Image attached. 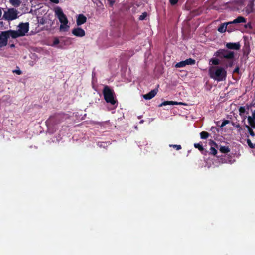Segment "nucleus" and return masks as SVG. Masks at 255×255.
Listing matches in <instances>:
<instances>
[{"instance_id":"1","label":"nucleus","mask_w":255,"mask_h":255,"mask_svg":"<svg viewBox=\"0 0 255 255\" xmlns=\"http://www.w3.org/2000/svg\"><path fill=\"white\" fill-rule=\"evenodd\" d=\"M219 63V60L218 59H211L209 62V73L210 76L214 79L222 81L225 78L226 72L223 68L217 66Z\"/></svg>"},{"instance_id":"2","label":"nucleus","mask_w":255,"mask_h":255,"mask_svg":"<svg viewBox=\"0 0 255 255\" xmlns=\"http://www.w3.org/2000/svg\"><path fill=\"white\" fill-rule=\"evenodd\" d=\"M54 11L56 16L58 18L60 25L59 30L62 32H67L69 30L70 25L66 16L63 13L62 9L59 7H56L54 8Z\"/></svg>"},{"instance_id":"3","label":"nucleus","mask_w":255,"mask_h":255,"mask_svg":"<svg viewBox=\"0 0 255 255\" xmlns=\"http://www.w3.org/2000/svg\"><path fill=\"white\" fill-rule=\"evenodd\" d=\"M29 30V24L27 23H21L18 26L17 31L10 30L11 33V37L12 38H16L18 37L23 36Z\"/></svg>"},{"instance_id":"4","label":"nucleus","mask_w":255,"mask_h":255,"mask_svg":"<svg viewBox=\"0 0 255 255\" xmlns=\"http://www.w3.org/2000/svg\"><path fill=\"white\" fill-rule=\"evenodd\" d=\"M104 99L108 103L114 105L117 103V100L114 98V92L109 87L105 86L103 89Z\"/></svg>"},{"instance_id":"5","label":"nucleus","mask_w":255,"mask_h":255,"mask_svg":"<svg viewBox=\"0 0 255 255\" xmlns=\"http://www.w3.org/2000/svg\"><path fill=\"white\" fill-rule=\"evenodd\" d=\"M18 17V11L14 8L8 9L3 14V18L8 21L16 19Z\"/></svg>"},{"instance_id":"6","label":"nucleus","mask_w":255,"mask_h":255,"mask_svg":"<svg viewBox=\"0 0 255 255\" xmlns=\"http://www.w3.org/2000/svg\"><path fill=\"white\" fill-rule=\"evenodd\" d=\"M11 36V33L9 31L2 32L0 34V47L5 46L7 44L8 38Z\"/></svg>"},{"instance_id":"7","label":"nucleus","mask_w":255,"mask_h":255,"mask_svg":"<svg viewBox=\"0 0 255 255\" xmlns=\"http://www.w3.org/2000/svg\"><path fill=\"white\" fill-rule=\"evenodd\" d=\"M71 33L73 35L77 37H83L86 35L85 30L78 26L72 29Z\"/></svg>"},{"instance_id":"8","label":"nucleus","mask_w":255,"mask_h":255,"mask_svg":"<svg viewBox=\"0 0 255 255\" xmlns=\"http://www.w3.org/2000/svg\"><path fill=\"white\" fill-rule=\"evenodd\" d=\"M87 21V18L83 14H78L76 16V22L77 26H80L84 24Z\"/></svg>"},{"instance_id":"9","label":"nucleus","mask_w":255,"mask_h":255,"mask_svg":"<svg viewBox=\"0 0 255 255\" xmlns=\"http://www.w3.org/2000/svg\"><path fill=\"white\" fill-rule=\"evenodd\" d=\"M248 121L249 125L253 128H255V111L253 113L252 116L248 117Z\"/></svg>"},{"instance_id":"10","label":"nucleus","mask_w":255,"mask_h":255,"mask_svg":"<svg viewBox=\"0 0 255 255\" xmlns=\"http://www.w3.org/2000/svg\"><path fill=\"white\" fill-rule=\"evenodd\" d=\"M190 64H191V59L189 58L185 61L177 63L175 65V67L177 68H180V67H183L187 65H190Z\"/></svg>"},{"instance_id":"11","label":"nucleus","mask_w":255,"mask_h":255,"mask_svg":"<svg viewBox=\"0 0 255 255\" xmlns=\"http://www.w3.org/2000/svg\"><path fill=\"white\" fill-rule=\"evenodd\" d=\"M157 91L156 90H153L149 93L143 95V97L146 100H150L153 98L157 94Z\"/></svg>"},{"instance_id":"12","label":"nucleus","mask_w":255,"mask_h":255,"mask_svg":"<svg viewBox=\"0 0 255 255\" xmlns=\"http://www.w3.org/2000/svg\"><path fill=\"white\" fill-rule=\"evenodd\" d=\"M60 43V40L57 37H53L48 44L49 46L52 47H58V45Z\"/></svg>"},{"instance_id":"13","label":"nucleus","mask_w":255,"mask_h":255,"mask_svg":"<svg viewBox=\"0 0 255 255\" xmlns=\"http://www.w3.org/2000/svg\"><path fill=\"white\" fill-rule=\"evenodd\" d=\"M184 104L181 102H174V101H164L163 103H162L160 105L159 107H162L163 106H166V105H183Z\"/></svg>"},{"instance_id":"14","label":"nucleus","mask_w":255,"mask_h":255,"mask_svg":"<svg viewBox=\"0 0 255 255\" xmlns=\"http://www.w3.org/2000/svg\"><path fill=\"white\" fill-rule=\"evenodd\" d=\"M246 11L247 13L255 12V2L249 5L246 8Z\"/></svg>"},{"instance_id":"15","label":"nucleus","mask_w":255,"mask_h":255,"mask_svg":"<svg viewBox=\"0 0 255 255\" xmlns=\"http://www.w3.org/2000/svg\"><path fill=\"white\" fill-rule=\"evenodd\" d=\"M229 24H230V23L228 22L221 25L218 29V31L221 33L225 32L227 30V25Z\"/></svg>"},{"instance_id":"16","label":"nucleus","mask_w":255,"mask_h":255,"mask_svg":"<svg viewBox=\"0 0 255 255\" xmlns=\"http://www.w3.org/2000/svg\"><path fill=\"white\" fill-rule=\"evenodd\" d=\"M244 23L246 22V20L243 17H238L237 18L235 19L232 22H230V24L231 23Z\"/></svg>"},{"instance_id":"17","label":"nucleus","mask_w":255,"mask_h":255,"mask_svg":"<svg viewBox=\"0 0 255 255\" xmlns=\"http://www.w3.org/2000/svg\"><path fill=\"white\" fill-rule=\"evenodd\" d=\"M226 46L228 48L232 49H238L239 45L237 43H227Z\"/></svg>"},{"instance_id":"18","label":"nucleus","mask_w":255,"mask_h":255,"mask_svg":"<svg viewBox=\"0 0 255 255\" xmlns=\"http://www.w3.org/2000/svg\"><path fill=\"white\" fill-rule=\"evenodd\" d=\"M10 3L14 7H18L21 3L20 0H9Z\"/></svg>"},{"instance_id":"19","label":"nucleus","mask_w":255,"mask_h":255,"mask_svg":"<svg viewBox=\"0 0 255 255\" xmlns=\"http://www.w3.org/2000/svg\"><path fill=\"white\" fill-rule=\"evenodd\" d=\"M220 151L222 153H228L229 152V149L227 147L222 146L220 148Z\"/></svg>"},{"instance_id":"20","label":"nucleus","mask_w":255,"mask_h":255,"mask_svg":"<svg viewBox=\"0 0 255 255\" xmlns=\"http://www.w3.org/2000/svg\"><path fill=\"white\" fill-rule=\"evenodd\" d=\"M223 56L224 57L227 58H231L233 57V53L231 52H229L226 54H224Z\"/></svg>"},{"instance_id":"21","label":"nucleus","mask_w":255,"mask_h":255,"mask_svg":"<svg viewBox=\"0 0 255 255\" xmlns=\"http://www.w3.org/2000/svg\"><path fill=\"white\" fill-rule=\"evenodd\" d=\"M202 138H206L208 136V133L206 132H202L200 134Z\"/></svg>"},{"instance_id":"22","label":"nucleus","mask_w":255,"mask_h":255,"mask_svg":"<svg viewBox=\"0 0 255 255\" xmlns=\"http://www.w3.org/2000/svg\"><path fill=\"white\" fill-rule=\"evenodd\" d=\"M194 146H195V148H198L200 151H202V150H203V148L202 146V145H201L199 143L195 144H194Z\"/></svg>"},{"instance_id":"23","label":"nucleus","mask_w":255,"mask_h":255,"mask_svg":"<svg viewBox=\"0 0 255 255\" xmlns=\"http://www.w3.org/2000/svg\"><path fill=\"white\" fill-rule=\"evenodd\" d=\"M170 147H173L176 150H178L181 149V146L179 145H170Z\"/></svg>"},{"instance_id":"24","label":"nucleus","mask_w":255,"mask_h":255,"mask_svg":"<svg viewBox=\"0 0 255 255\" xmlns=\"http://www.w3.org/2000/svg\"><path fill=\"white\" fill-rule=\"evenodd\" d=\"M147 14L146 13H144L141 15L140 16L139 19L141 20H144Z\"/></svg>"},{"instance_id":"25","label":"nucleus","mask_w":255,"mask_h":255,"mask_svg":"<svg viewBox=\"0 0 255 255\" xmlns=\"http://www.w3.org/2000/svg\"><path fill=\"white\" fill-rule=\"evenodd\" d=\"M246 127L248 128V131H249L250 134L253 136L254 135V132L252 130V129H251V128L249 126H247Z\"/></svg>"},{"instance_id":"26","label":"nucleus","mask_w":255,"mask_h":255,"mask_svg":"<svg viewBox=\"0 0 255 255\" xmlns=\"http://www.w3.org/2000/svg\"><path fill=\"white\" fill-rule=\"evenodd\" d=\"M210 150H211V154H212L213 155H216L217 153V150L213 147L211 148Z\"/></svg>"},{"instance_id":"27","label":"nucleus","mask_w":255,"mask_h":255,"mask_svg":"<svg viewBox=\"0 0 255 255\" xmlns=\"http://www.w3.org/2000/svg\"><path fill=\"white\" fill-rule=\"evenodd\" d=\"M245 112V109L244 107H241L239 109L240 115L243 114Z\"/></svg>"},{"instance_id":"28","label":"nucleus","mask_w":255,"mask_h":255,"mask_svg":"<svg viewBox=\"0 0 255 255\" xmlns=\"http://www.w3.org/2000/svg\"><path fill=\"white\" fill-rule=\"evenodd\" d=\"M229 123V121H228V120H225V121H223V123H222L221 127H223L224 126H225L226 124H228Z\"/></svg>"},{"instance_id":"29","label":"nucleus","mask_w":255,"mask_h":255,"mask_svg":"<svg viewBox=\"0 0 255 255\" xmlns=\"http://www.w3.org/2000/svg\"><path fill=\"white\" fill-rule=\"evenodd\" d=\"M247 143H248V145L251 148H254V146L253 145V144L252 143L251 141L249 139H248L247 140Z\"/></svg>"},{"instance_id":"30","label":"nucleus","mask_w":255,"mask_h":255,"mask_svg":"<svg viewBox=\"0 0 255 255\" xmlns=\"http://www.w3.org/2000/svg\"><path fill=\"white\" fill-rule=\"evenodd\" d=\"M108 1L109 2V4H110V5L111 6H113L114 3H115L114 0H108Z\"/></svg>"},{"instance_id":"31","label":"nucleus","mask_w":255,"mask_h":255,"mask_svg":"<svg viewBox=\"0 0 255 255\" xmlns=\"http://www.w3.org/2000/svg\"><path fill=\"white\" fill-rule=\"evenodd\" d=\"M178 0H170L171 4L174 5L178 2Z\"/></svg>"},{"instance_id":"32","label":"nucleus","mask_w":255,"mask_h":255,"mask_svg":"<svg viewBox=\"0 0 255 255\" xmlns=\"http://www.w3.org/2000/svg\"><path fill=\"white\" fill-rule=\"evenodd\" d=\"M50 1L51 2L55 3V4H58L59 2V0H50Z\"/></svg>"},{"instance_id":"33","label":"nucleus","mask_w":255,"mask_h":255,"mask_svg":"<svg viewBox=\"0 0 255 255\" xmlns=\"http://www.w3.org/2000/svg\"><path fill=\"white\" fill-rule=\"evenodd\" d=\"M15 72H16L18 75H20L21 73V72L20 70L15 71Z\"/></svg>"},{"instance_id":"34","label":"nucleus","mask_w":255,"mask_h":255,"mask_svg":"<svg viewBox=\"0 0 255 255\" xmlns=\"http://www.w3.org/2000/svg\"><path fill=\"white\" fill-rule=\"evenodd\" d=\"M238 71H239V69H238V68H237V69H236L235 70V72H238Z\"/></svg>"},{"instance_id":"35","label":"nucleus","mask_w":255,"mask_h":255,"mask_svg":"<svg viewBox=\"0 0 255 255\" xmlns=\"http://www.w3.org/2000/svg\"><path fill=\"white\" fill-rule=\"evenodd\" d=\"M4 56H5V57H9V56H7V55H4Z\"/></svg>"},{"instance_id":"36","label":"nucleus","mask_w":255,"mask_h":255,"mask_svg":"<svg viewBox=\"0 0 255 255\" xmlns=\"http://www.w3.org/2000/svg\"><path fill=\"white\" fill-rule=\"evenodd\" d=\"M11 47H14V45H13V44H12V45H11Z\"/></svg>"}]
</instances>
